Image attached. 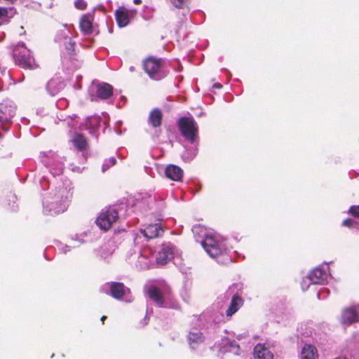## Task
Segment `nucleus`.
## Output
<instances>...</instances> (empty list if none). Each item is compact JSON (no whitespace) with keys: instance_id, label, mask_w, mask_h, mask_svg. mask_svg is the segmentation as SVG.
<instances>
[{"instance_id":"nucleus-15","label":"nucleus","mask_w":359,"mask_h":359,"mask_svg":"<svg viewBox=\"0 0 359 359\" xmlns=\"http://www.w3.org/2000/svg\"><path fill=\"white\" fill-rule=\"evenodd\" d=\"M307 278L313 284H323L327 278V273L323 269L316 267L309 273Z\"/></svg>"},{"instance_id":"nucleus-31","label":"nucleus","mask_w":359,"mask_h":359,"mask_svg":"<svg viewBox=\"0 0 359 359\" xmlns=\"http://www.w3.org/2000/svg\"><path fill=\"white\" fill-rule=\"evenodd\" d=\"M142 0H133V3L136 5L141 4Z\"/></svg>"},{"instance_id":"nucleus-33","label":"nucleus","mask_w":359,"mask_h":359,"mask_svg":"<svg viewBox=\"0 0 359 359\" xmlns=\"http://www.w3.org/2000/svg\"><path fill=\"white\" fill-rule=\"evenodd\" d=\"M334 359H347L346 357H342V356H339V357H337Z\"/></svg>"},{"instance_id":"nucleus-14","label":"nucleus","mask_w":359,"mask_h":359,"mask_svg":"<svg viewBox=\"0 0 359 359\" xmlns=\"http://www.w3.org/2000/svg\"><path fill=\"white\" fill-rule=\"evenodd\" d=\"M110 294L116 299L120 300L126 295V287L123 283L111 282L109 283Z\"/></svg>"},{"instance_id":"nucleus-29","label":"nucleus","mask_w":359,"mask_h":359,"mask_svg":"<svg viewBox=\"0 0 359 359\" xmlns=\"http://www.w3.org/2000/svg\"><path fill=\"white\" fill-rule=\"evenodd\" d=\"M109 163H110V165H109V166H110V165H115V164H116V158H115L114 157H111V158H110L109 159Z\"/></svg>"},{"instance_id":"nucleus-6","label":"nucleus","mask_w":359,"mask_h":359,"mask_svg":"<svg viewBox=\"0 0 359 359\" xmlns=\"http://www.w3.org/2000/svg\"><path fill=\"white\" fill-rule=\"evenodd\" d=\"M339 321L342 325L346 326L359 322V315L355 307L350 306L342 309Z\"/></svg>"},{"instance_id":"nucleus-13","label":"nucleus","mask_w":359,"mask_h":359,"mask_svg":"<svg viewBox=\"0 0 359 359\" xmlns=\"http://www.w3.org/2000/svg\"><path fill=\"white\" fill-rule=\"evenodd\" d=\"M115 18L118 25L124 27L129 24V11L124 6H119L115 11Z\"/></svg>"},{"instance_id":"nucleus-23","label":"nucleus","mask_w":359,"mask_h":359,"mask_svg":"<svg viewBox=\"0 0 359 359\" xmlns=\"http://www.w3.org/2000/svg\"><path fill=\"white\" fill-rule=\"evenodd\" d=\"M229 344V348L227 349L228 351L233 352L235 354L238 353L239 351V345L236 344V342L233 340L232 341L228 342Z\"/></svg>"},{"instance_id":"nucleus-21","label":"nucleus","mask_w":359,"mask_h":359,"mask_svg":"<svg viewBox=\"0 0 359 359\" xmlns=\"http://www.w3.org/2000/svg\"><path fill=\"white\" fill-rule=\"evenodd\" d=\"M74 146L79 151H84L88 147V142L85 136L81 133H76L72 138Z\"/></svg>"},{"instance_id":"nucleus-26","label":"nucleus","mask_w":359,"mask_h":359,"mask_svg":"<svg viewBox=\"0 0 359 359\" xmlns=\"http://www.w3.org/2000/svg\"><path fill=\"white\" fill-rule=\"evenodd\" d=\"M187 0H170L171 4L177 8H182Z\"/></svg>"},{"instance_id":"nucleus-19","label":"nucleus","mask_w":359,"mask_h":359,"mask_svg":"<svg viewBox=\"0 0 359 359\" xmlns=\"http://www.w3.org/2000/svg\"><path fill=\"white\" fill-rule=\"evenodd\" d=\"M68 205V198L67 196L63 197V196H62L60 202L55 201L51 203L50 210L55 214H59L65 212L67 209Z\"/></svg>"},{"instance_id":"nucleus-25","label":"nucleus","mask_w":359,"mask_h":359,"mask_svg":"<svg viewBox=\"0 0 359 359\" xmlns=\"http://www.w3.org/2000/svg\"><path fill=\"white\" fill-rule=\"evenodd\" d=\"M348 213L359 218V205H352L349 208Z\"/></svg>"},{"instance_id":"nucleus-5","label":"nucleus","mask_w":359,"mask_h":359,"mask_svg":"<svg viewBox=\"0 0 359 359\" xmlns=\"http://www.w3.org/2000/svg\"><path fill=\"white\" fill-rule=\"evenodd\" d=\"M201 245L205 252L212 257H217L222 254L223 251L219 243L212 236H205Z\"/></svg>"},{"instance_id":"nucleus-17","label":"nucleus","mask_w":359,"mask_h":359,"mask_svg":"<svg viewBox=\"0 0 359 359\" xmlns=\"http://www.w3.org/2000/svg\"><path fill=\"white\" fill-rule=\"evenodd\" d=\"M113 87L107 83H100L97 86V95L102 100L109 98L113 95Z\"/></svg>"},{"instance_id":"nucleus-27","label":"nucleus","mask_w":359,"mask_h":359,"mask_svg":"<svg viewBox=\"0 0 359 359\" xmlns=\"http://www.w3.org/2000/svg\"><path fill=\"white\" fill-rule=\"evenodd\" d=\"M354 221L352 219L347 218L343 221L342 225L347 227H351Z\"/></svg>"},{"instance_id":"nucleus-9","label":"nucleus","mask_w":359,"mask_h":359,"mask_svg":"<svg viewBox=\"0 0 359 359\" xmlns=\"http://www.w3.org/2000/svg\"><path fill=\"white\" fill-rule=\"evenodd\" d=\"M65 84L60 76H55L50 79L46 85V89L50 95L54 96L57 95L64 89Z\"/></svg>"},{"instance_id":"nucleus-24","label":"nucleus","mask_w":359,"mask_h":359,"mask_svg":"<svg viewBox=\"0 0 359 359\" xmlns=\"http://www.w3.org/2000/svg\"><path fill=\"white\" fill-rule=\"evenodd\" d=\"M74 6L78 10L83 11L87 8V3L84 0H76Z\"/></svg>"},{"instance_id":"nucleus-20","label":"nucleus","mask_w":359,"mask_h":359,"mask_svg":"<svg viewBox=\"0 0 359 359\" xmlns=\"http://www.w3.org/2000/svg\"><path fill=\"white\" fill-rule=\"evenodd\" d=\"M255 359H273V355L264 346L257 344L254 348Z\"/></svg>"},{"instance_id":"nucleus-35","label":"nucleus","mask_w":359,"mask_h":359,"mask_svg":"<svg viewBox=\"0 0 359 359\" xmlns=\"http://www.w3.org/2000/svg\"><path fill=\"white\" fill-rule=\"evenodd\" d=\"M104 167H106V165H104ZM109 167V165H107V168H108Z\"/></svg>"},{"instance_id":"nucleus-16","label":"nucleus","mask_w":359,"mask_h":359,"mask_svg":"<svg viewBox=\"0 0 359 359\" xmlns=\"http://www.w3.org/2000/svg\"><path fill=\"white\" fill-rule=\"evenodd\" d=\"M243 304V299L238 294H234L231 298L230 304L226 311V316L227 317H231L239 310Z\"/></svg>"},{"instance_id":"nucleus-4","label":"nucleus","mask_w":359,"mask_h":359,"mask_svg":"<svg viewBox=\"0 0 359 359\" xmlns=\"http://www.w3.org/2000/svg\"><path fill=\"white\" fill-rule=\"evenodd\" d=\"M118 219V213L116 209L108 208L102 210L97 217L96 224L102 230L108 231Z\"/></svg>"},{"instance_id":"nucleus-12","label":"nucleus","mask_w":359,"mask_h":359,"mask_svg":"<svg viewBox=\"0 0 359 359\" xmlns=\"http://www.w3.org/2000/svg\"><path fill=\"white\" fill-rule=\"evenodd\" d=\"M142 234L148 239L156 238L163 233L161 224H151L148 225L144 229L141 230Z\"/></svg>"},{"instance_id":"nucleus-1","label":"nucleus","mask_w":359,"mask_h":359,"mask_svg":"<svg viewBox=\"0 0 359 359\" xmlns=\"http://www.w3.org/2000/svg\"><path fill=\"white\" fill-rule=\"evenodd\" d=\"M142 68L151 79L160 81L170 73L165 60L155 56H148L142 61Z\"/></svg>"},{"instance_id":"nucleus-8","label":"nucleus","mask_w":359,"mask_h":359,"mask_svg":"<svg viewBox=\"0 0 359 359\" xmlns=\"http://www.w3.org/2000/svg\"><path fill=\"white\" fill-rule=\"evenodd\" d=\"M94 15L92 13L83 14L79 20V27L85 35L91 34L93 32Z\"/></svg>"},{"instance_id":"nucleus-10","label":"nucleus","mask_w":359,"mask_h":359,"mask_svg":"<svg viewBox=\"0 0 359 359\" xmlns=\"http://www.w3.org/2000/svg\"><path fill=\"white\" fill-rule=\"evenodd\" d=\"M173 247L170 245H163L161 250L158 252L156 256V262L161 266L165 265L173 257Z\"/></svg>"},{"instance_id":"nucleus-2","label":"nucleus","mask_w":359,"mask_h":359,"mask_svg":"<svg viewBox=\"0 0 359 359\" xmlns=\"http://www.w3.org/2000/svg\"><path fill=\"white\" fill-rule=\"evenodd\" d=\"M178 129L183 137L191 143L198 140V126L192 116H182L177 121Z\"/></svg>"},{"instance_id":"nucleus-30","label":"nucleus","mask_w":359,"mask_h":359,"mask_svg":"<svg viewBox=\"0 0 359 359\" xmlns=\"http://www.w3.org/2000/svg\"><path fill=\"white\" fill-rule=\"evenodd\" d=\"M201 338H190L191 341L189 342L190 344H191L194 342H197L198 339H200Z\"/></svg>"},{"instance_id":"nucleus-11","label":"nucleus","mask_w":359,"mask_h":359,"mask_svg":"<svg viewBox=\"0 0 359 359\" xmlns=\"http://www.w3.org/2000/svg\"><path fill=\"white\" fill-rule=\"evenodd\" d=\"M183 170L177 165L170 164L165 169L166 177L175 182H180L183 177Z\"/></svg>"},{"instance_id":"nucleus-18","label":"nucleus","mask_w":359,"mask_h":359,"mask_svg":"<svg viewBox=\"0 0 359 359\" xmlns=\"http://www.w3.org/2000/svg\"><path fill=\"white\" fill-rule=\"evenodd\" d=\"M162 121L163 113L158 108L153 109L149 114V123L154 128H158L161 126Z\"/></svg>"},{"instance_id":"nucleus-7","label":"nucleus","mask_w":359,"mask_h":359,"mask_svg":"<svg viewBox=\"0 0 359 359\" xmlns=\"http://www.w3.org/2000/svg\"><path fill=\"white\" fill-rule=\"evenodd\" d=\"M146 294L149 299L158 307H165V297L162 291L155 285H151L146 291Z\"/></svg>"},{"instance_id":"nucleus-34","label":"nucleus","mask_w":359,"mask_h":359,"mask_svg":"<svg viewBox=\"0 0 359 359\" xmlns=\"http://www.w3.org/2000/svg\"><path fill=\"white\" fill-rule=\"evenodd\" d=\"M215 86L217 88H222V86H221V84H219V83L215 84Z\"/></svg>"},{"instance_id":"nucleus-3","label":"nucleus","mask_w":359,"mask_h":359,"mask_svg":"<svg viewBox=\"0 0 359 359\" xmlns=\"http://www.w3.org/2000/svg\"><path fill=\"white\" fill-rule=\"evenodd\" d=\"M13 57L15 63L24 69H34L35 67L34 59L24 43H18L14 46Z\"/></svg>"},{"instance_id":"nucleus-28","label":"nucleus","mask_w":359,"mask_h":359,"mask_svg":"<svg viewBox=\"0 0 359 359\" xmlns=\"http://www.w3.org/2000/svg\"><path fill=\"white\" fill-rule=\"evenodd\" d=\"M74 46H75V43L74 41H72V40H69V42L66 44V48L68 50L73 52L74 50Z\"/></svg>"},{"instance_id":"nucleus-22","label":"nucleus","mask_w":359,"mask_h":359,"mask_svg":"<svg viewBox=\"0 0 359 359\" xmlns=\"http://www.w3.org/2000/svg\"><path fill=\"white\" fill-rule=\"evenodd\" d=\"M316 348L311 344H306L302 350V359H317Z\"/></svg>"},{"instance_id":"nucleus-32","label":"nucleus","mask_w":359,"mask_h":359,"mask_svg":"<svg viewBox=\"0 0 359 359\" xmlns=\"http://www.w3.org/2000/svg\"><path fill=\"white\" fill-rule=\"evenodd\" d=\"M107 317L106 316H102V318H101V321H102V324H104V320L107 319Z\"/></svg>"}]
</instances>
